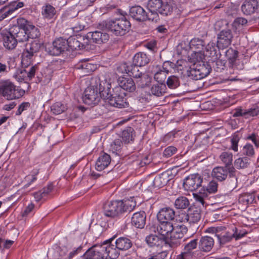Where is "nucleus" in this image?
<instances>
[{"label":"nucleus","instance_id":"1","mask_svg":"<svg viewBox=\"0 0 259 259\" xmlns=\"http://www.w3.org/2000/svg\"><path fill=\"white\" fill-rule=\"evenodd\" d=\"M111 84L106 80L99 82V90L103 100H108L109 104L113 107L122 108L127 107L128 103L125 98L126 93L119 87H115L110 93Z\"/></svg>","mask_w":259,"mask_h":259},{"label":"nucleus","instance_id":"2","mask_svg":"<svg viewBox=\"0 0 259 259\" xmlns=\"http://www.w3.org/2000/svg\"><path fill=\"white\" fill-rule=\"evenodd\" d=\"M9 29L18 42L26 41L29 38H36L40 35L39 29L24 18L18 19L17 24Z\"/></svg>","mask_w":259,"mask_h":259},{"label":"nucleus","instance_id":"3","mask_svg":"<svg viewBox=\"0 0 259 259\" xmlns=\"http://www.w3.org/2000/svg\"><path fill=\"white\" fill-rule=\"evenodd\" d=\"M147 8L149 13V20L157 22L159 20L158 13L164 16L170 15L173 7L170 4L163 3L161 0H149Z\"/></svg>","mask_w":259,"mask_h":259},{"label":"nucleus","instance_id":"4","mask_svg":"<svg viewBox=\"0 0 259 259\" xmlns=\"http://www.w3.org/2000/svg\"><path fill=\"white\" fill-rule=\"evenodd\" d=\"M121 18L114 20L104 21L100 24L103 28L110 30L116 35H123L126 34L131 28V23L126 18L127 14L121 11Z\"/></svg>","mask_w":259,"mask_h":259},{"label":"nucleus","instance_id":"5","mask_svg":"<svg viewBox=\"0 0 259 259\" xmlns=\"http://www.w3.org/2000/svg\"><path fill=\"white\" fill-rule=\"evenodd\" d=\"M236 172V170L234 167L226 168L223 166H218L213 169L211 175L214 179L220 182L225 180L228 175H229L227 182H229L230 189L233 190L237 186V178Z\"/></svg>","mask_w":259,"mask_h":259},{"label":"nucleus","instance_id":"6","mask_svg":"<svg viewBox=\"0 0 259 259\" xmlns=\"http://www.w3.org/2000/svg\"><path fill=\"white\" fill-rule=\"evenodd\" d=\"M139 67L133 64L129 65L126 63H123L118 67V69L120 70L122 73L125 72L128 74L130 76L140 79L139 80L141 81L140 85L141 87L144 88L149 85L151 78L147 74H143L140 72L139 69Z\"/></svg>","mask_w":259,"mask_h":259},{"label":"nucleus","instance_id":"7","mask_svg":"<svg viewBox=\"0 0 259 259\" xmlns=\"http://www.w3.org/2000/svg\"><path fill=\"white\" fill-rule=\"evenodd\" d=\"M24 93V90L16 89V86L10 81H6L0 84V95L8 100L19 99Z\"/></svg>","mask_w":259,"mask_h":259},{"label":"nucleus","instance_id":"8","mask_svg":"<svg viewBox=\"0 0 259 259\" xmlns=\"http://www.w3.org/2000/svg\"><path fill=\"white\" fill-rule=\"evenodd\" d=\"M42 44L38 39H34L25 45L22 54V64H30L33 57L39 51Z\"/></svg>","mask_w":259,"mask_h":259},{"label":"nucleus","instance_id":"9","mask_svg":"<svg viewBox=\"0 0 259 259\" xmlns=\"http://www.w3.org/2000/svg\"><path fill=\"white\" fill-rule=\"evenodd\" d=\"M101 98L102 97L100 94V91L99 90L98 93L97 88L95 89L93 86L88 87L84 91L82 97L84 104L91 106L97 104Z\"/></svg>","mask_w":259,"mask_h":259},{"label":"nucleus","instance_id":"10","mask_svg":"<svg viewBox=\"0 0 259 259\" xmlns=\"http://www.w3.org/2000/svg\"><path fill=\"white\" fill-rule=\"evenodd\" d=\"M159 223V225L150 224L147 227V228H148L151 232H156L157 231L162 237H166V240H167L172 231L174 225L171 222Z\"/></svg>","mask_w":259,"mask_h":259},{"label":"nucleus","instance_id":"11","mask_svg":"<svg viewBox=\"0 0 259 259\" xmlns=\"http://www.w3.org/2000/svg\"><path fill=\"white\" fill-rule=\"evenodd\" d=\"M67 41L65 38L60 37L56 39L52 45L49 47L48 52L52 56H58L65 51H68Z\"/></svg>","mask_w":259,"mask_h":259},{"label":"nucleus","instance_id":"12","mask_svg":"<svg viewBox=\"0 0 259 259\" xmlns=\"http://www.w3.org/2000/svg\"><path fill=\"white\" fill-rule=\"evenodd\" d=\"M114 237L103 242L100 244L104 254H106V258L109 259H116L120 254L119 250L116 247V245L112 243Z\"/></svg>","mask_w":259,"mask_h":259},{"label":"nucleus","instance_id":"13","mask_svg":"<svg viewBox=\"0 0 259 259\" xmlns=\"http://www.w3.org/2000/svg\"><path fill=\"white\" fill-rule=\"evenodd\" d=\"M233 35L230 27H227L221 30L218 34V47L225 49L231 44Z\"/></svg>","mask_w":259,"mask_h":259},{"label":"nucleus","instance_id":"14","mask_svg":"<svg viewBox=\"0 0 259 259\" xmlns=\"http://www.w3.org/2000/svg\"><path fill=\"white\" fill-rule=\"evenodd\" d=\"M203 179L198 174H192L186 178L183 182L185 190L193 191L201 186Z\"/></svg>","mask_w":259,"mask_h":259},{"label":"nucleus","instance_id":"15","mask_svg":"<svg viewBox=\"0 0 259 259\" xmlns=\"http://www.w3.org/2000/svg\"><path fill=\"white\" fill-rule=\"evenodd\" d=\"M130 16L138 22H144L149 20V13L139 5L131 7L129 10Z\"/></svg>","mask_w":259,"mask_h":259},{"label":"nucleus","instance_id":"16","mask_svg":"<svg viewBox=\"0 0 259 259\" xmlns=\"http://www.w3.org/2000/svg\"><path fill=\"white\" fill-rule=\"evenodd\" d=\"M121 204L119 201H114L107 202L104 205V212L106 216L115 217L122 213Z\"/></svg>","mask_w":259,"mask_h":259},{"label":"nucleus","instance_id":"17","mask_svg":"<svg viewBox=\"0 0 259 259\" xmlns=\"http://www.w3.org/2000/svg\"><path fill=\"white\" fill-rule=\"evenodd\" d=\"M201 210L200 208L192 207L189 209V213H182L181 222H189V224L197 223L201 218Z\"/></svg>","mask_w":259,"mask_h":259},{"label":"nucleus","instance_id":"18","mask_svg":"<svg viewBox=\"0 0 259 259\" xmlns=\"http://www.w3.org/2000/svg\"><path fill=\"white\" fill-rule=\"evenodd\" d=\"M81 249L80 246L73 249L66 246L59 247L57 250L59 255L55 256L54 259H59L60 257L62 259H72Z\"/></svg>","mask_w":259,"mask_h":259},{"label":"nucleus","instance_id":"19","mask_svg":"<svg viewBox=\"0 0 259 259\" xmlns=\"http://www.w3.org/2000/svg\"><path fill=\"white\" fill-rule=\"evenodd\" d=\"M188 231L187 227L184 225H178L173 226V229L168 237L170 244L177 243V241L182 238Z\"/></svg>","mask_w":259,"mask_h":259},{"label":"nucleus","instance_id":"20","mask_svg":"<svg viewBox=\"0 0 259 259\" xmlns=\"http://www.w3.org/2000/svg\"><path fill=\"white\" fill-rule=\"evenodd\" d=\"M23 65L27 67V69H22L18 71L17 74H16V78L20 81L28 79L31 80L34 76L36 71L38 69L36 65L28 67V66L29 64L26 65L25 64Z\"/></svg>","mask_w":259,"mask_h":259},{"label":"nucleus","instance_id":"21","mask_svg":"<svg viewBox=\"0 0 259 259\" xmlns=\"http://www.w3.org/2000/svg\"><path fill=\"white\" fill-rule=\"evenodd\" d=\"M1 35L5 48L8 50H13L16 48L18 42L10 29L9 31H3Z\"/></svg>","mask_w":259,"mask_h":259},{"label":"nucleus","instance_id":"22","mask_svg":"<svg viewBox=\"0 0 259 259\" xmlns=\"http://www.w3.org/2000/svg\"><path fill=\"white\" fill-rule=\"evenodd\" d=\"M117 82L118 85L116 87H119L124 92L126 91L131 93L136 90L135 83L131 77L120 76L118 78Z\"/></svg>","mask_w":259,"mask_h":259},{"label":"nucleus","instance_id":"23","mask_svg":"<svg viewBox=\"0 0 259 259\" xmlns=\"http://www.w3.org/2000/svg\"><path fill=\"white\" fill-rule=\"evenodd\" d=\"M87 259H105L104 253L100 244L90 248L85 253Z\"/></svg>","mask_w":259,"mask_h":259},{"label":"nucleus","instance_id":"24","mask_svg":"<svg viewBox=\"0 0 259 259\" xmlns=\"http://www.w3.org/2000/svg\"><path fill=\"white\" fill-rule=\"evenodd\" d=\"M157 217L159 222H171L175 218V212L171 208L164 207L159 211Z\"/></svg>","mask_w":259,"mask_h":259},{"label":"nucleus","instance_id":"25","mask_svg":"<svg viewBox=\"0 0 259 259\" xmlns=\"http://www.w3.org/2000/svg\"><path fill=\"white\" fill-rule=\"evenodd\" d=\"M258 6L257 0H245L241 6V10L244 14L250 15L257 12Z\"/></svg>","mask_w":259,"mask_h":259},{"label":"nucleus","instance_id":"26","mask_svg":"<svg viewBox=\"0 0 259 259\" xmlns=\"http://www.w3.org/2000/svg\"><path fill=\"white\" fill-rule=\"evenodd\" d=\"M146 214L145 211L135 212L132 218V224L137 228L142 229L146 224Z\"/></svg>","mask_w":259,"mask_h":259},{"label":"nucleus","instance_id":"27","mask_svg":"<svg viewBox=\"0 0 259 259\" xmlns=\"http://www.w3.org/2000/svg\"><path fill=\"white\" fill-rule=\"evenodd\" d=\"M145 241L150 247L162 246L164 243L167 242L166 237L154 234L148 235L145 238Z\"/></svg>","mask_w":259,"mask_h":259},{"label":"nucleus","instance_id":"28","mask_svg":"<svg viewBox=\"0 0 259 259\" xmlns=\"http://www.w3.org/2000/svg\"><path fill=\"white\" fill-rule=\"evenodd\" d=\"M214 245V239L213 237L205 236L202 237L199 242V248L201 251L209 252Z\"/></svg>","mask_w":259,"mask_h":259},{"label":"nucleus","instance_id":"29","mask_svg":"<svg viewBox=\"0 0 259 259\" xmlns=\"http://www.w3.org/2000/svg\"><path fill=\"white\" fill-rule=\"evenodd\" d=\"M223 50V48H219L214 42H209L205 47V56L211 57L212 59H219L221 56L220 50Z\"/></svg>","mask_w":259,"mask_h":259},{"label":"nucleus","instance_id":"30","mask_svg":"<svg viewBox=\"0 0 259 259\" xmlns=\"http://www.w3.org/2000/svg\"><path fill=\"white\" fill-rule=\"evenodd\" d=\"M111 162V157L109 155L104 153L97 159L95 165L96 169L101 171L106 168Z\"/></svg>","mask_w":259,"mask_h":259},{"label":"nucleus","instance_id":"31","mask_svg":"<svg viewBox=\"0 0 259 259\" xmlns=\"http://www.w3.org/2000/svg\"><path fill=\"white\" fill-rule=\"evenodd\" d=\"M170 180L169 174L166 172H163L154 178L153 186L156 188H161L166 185Z\"/></svg>","mask_w":259,"mask_h":259},{"label":"nucleus","instance_id":"32","mask_svg":"<svg viewBox=\"0 0 259 259\" xmlns=\"http://www.w3.org/2000/svg\"><path fill=\"white\" fill-rule=\"evenodd\" d=\"M91 38L93 41L98 44L105 43L109 38V34L104 31H95L91 32Z\"/></svg>","mask_w":259,"mask_h":259},{"label":"nucleus","instance_id":"33","mask_svg":"<svg viewBox=\"0 0 259 259\" xmlns=\"http://www.w3.org/2000/svg\"><path fill=\"white\" fill-rule=\"evenodd\" d=\"M81 37H69L68 39H66V40L67 41L68 50L74 51L82 50L83 46L81 45Z\"/></svg>","mask_w":259,"mask_h":259},{"label":"nucleus","instance_id":"34","mask_svg":"<svg viewBox=\"0 0 259 259\" xmlns=\"http://www.w3.org/2000/svg\"><path fill=\"white\" fill-rule=\"evenodd\" d=\"M115 244L119 251H125L131 248L133 243L128 238L121 237L116 240Z\"/></svg>","mask_w":259,"mask_h":259},{"label":"nucleus","instance_id":"35","mask_svg":"<svg viewBox=\"0 0 259 259\" xmlns=\"http://www.w3.org/2000/svg\"><path fill=\"white\" fill-rule=\"evenodd\" d=\"M150 61L147 55L143 52H139L135 55L133 58V64L139 66H144Z\"/></svg>","mask_w":259,"mask_h":259},{"label":"nucleus","instance_id":"36","mask_svg":"<svg viewBox=\"0 0 259 259\" xmlns=\"http://www.w3.org/2000/svg\"><path fill=\"white\" fill-rule=\"evenodd\" d=\"M189 79L199 80L201 77L198 73V71L196 67V63H194L192 65L186 67V73L184 74Z\"/></svg>","mask_w":259,"mask_h":259},{"label":"nucleus","instance_id":"37","mask_svg":"<svg viewBox=\"0 0 259 259\" xmlns=\"http://www.w3.org/2000/svg\"><path fill=\"white\" fill-rule=\"evenodd\" d=\"M258 113L259 109L258 108H251L248 110H246L243 112L240 108H236L234 110L232 113L233 117H234L242 116L246 115L254 116L258 115Z\"/></svg>","mask_w":259,"mask_h":259},{"label":"nucleus","instance_id":"38","mask_svg":"<svg viewBox=\"0 0 259 259\" xmlns=\"http://www.w3.org/2000/svg\"><path fill=\"white\" fill-rule=\"evenodd\" d=\"M121 204L122 213L127 211H131L136 206V202L134 197H131L130 199H124L119 201Z\"/></svg>","mask_w":259,"mask_h":259},{"label":"nucleus","instance_id":"39","mask_svg":"<svg viewBox=\"0 0 259 259\" xmlns=\"http://www.w3.org/2000/svg\"><path fill=\"white\" fill-rule=\"evenodd\" d=\"M207 192H204L203 191H200L198 193H193V197L197 203H199L203 207L208 205L206 200L208 199V195Z\"/></svg>","mask_w":259,"mask_h":259},{"label":"nucleus","instance_id":"40","mask_svg":"<svg viewBox=\"0 0 259 259\" xmlns=\"http://www.w3.org/2000/svg\"><path fill=\"white\" fill-rule=\"evenodd\" d=\"M166 87L165 84L157 83L153 84L151 88V94L155 96L160 97L166 92Z\"/></svg>","mask_w":259,"mask_h":259},{"label":"nucleus","instance_id":"41","mask_svg":"<svg viewBox=\"0 0 259 259\" xmlns=\"http://www.w3.org/2000/svg\"><path fill=\"white\" fill-rule=\"evenodd\" d=\"M212 235L217 239L221 245L231 241V240L233 238L232 233L229 232L221 234H213Z\"/></svg>","mask_w":259,"mask_h":259},{"label":"nucleus","instance_id":"42","mask_svg":"<svg viewBox=\"0 0 259 259\" xmlns=\"http://www.w3.org/2000/svg\"><path fill=\"white\" fill-rule=\"evenodd\" d=\"M220 158L225 164V167L231 168V167H233L232 165L233 154L231 152H223L220 155Z\"/></svg>","mask_w":259,"mask_h":259},{"label":"nucleus","instance_id":"43","mask_svg":"<svg viewBox=\"0 0 259 259\" xmlns=\"http://www.w3.org/2000/svg\"><path fill=\"white\" fill-rule=\"evenodd\" d=\"M225 56L227 58L229 64H230L232 66H233L238 56V52L232 48H230L225 51Z\"/></svg>","mask_w":259,"mask_h":259},{"label":"nucleus","instance_id":"44","mask_svg":"<svg viewBox=\"0 0 259 259\" xmlns=\"http://www.w3.org/2000/svg\"><path fill=\"white\" fill-rule=\"evenodd\" d=\"M190 204L188 199L185 196H179L175 201L174 205L177 209H184L187 208Z\"/></svg>","mask_w":259,"mask_h":259},{"label":"nucleus","instance_id":"45","mask_svg":"<svg viewBox=\"0 0 259 259\" xmlns=\"http://www.w3.org/2000/svg\"><path fill=\"white\" fill-rule=\"evenodd\" d=\"M196 67L198 71V73L200 77H201V79L207 76L211 70L210 66L204 63H202V64L196 63Z\"/></svg>","mask_w":259,"mask_h":259},{"label":"nucleus","instance_id":"46","mask_svg":"<svg viewBox=\"0 0 259 259\" xmlns=\"http://www.w3.org/2000/svg\"><path fill=\"white\" fill-rule=\"evenodd\" d=\"M56 10L50 5H47L42 8V15L47 19H51L56 15Z\"/></svg>","mask_w":259,"mask_h":259},{"label":"nucleus","instance_id":"47","mask_svg":"<svg viewBox=\"0 0 259 259\" xmlns=\"http://www.w3.org/2000/svg\"><path fill=\"white\" fill-rule=\"evenodd\" d=\"M255 199V196L252 194L245 193L241 194L239 197V202L246 207L250 204L253 203Z\"/></svg>","mask_w":259,"mask_h":259},{"label":"nucleus","instance_id":"48","mask_svg":"<svg viewBox=\"0 0 259 259\" xmlns=\"http://www.w3.org/2000/svg\"><path fill=\"white\" fill-rule=\"evenodd\" d=\"M134 130L131 127H126L122 132L121 138L125 144H128L133 140V132Z\"/></svg>","mask_w":259,"mask_h":259},{"label":"nucleus","instance_id":"49","mask_svg":"<svg viewBox=\"0 0 259 259\" xmlns=\"http://www.w3.org/2000/svg\"><path fill=\"white\" fill-rule=\"evenodd\" d=\"M250 163V159L247 157H239L234 161V165L237 169L247 168Z\"/></svg>","mask_w":259,"mask_h":259},{"label":"nucleus","instance_id":"50","mask_svg":"<svg viewBox=\"0 0 259 259\" xmlns=\"http://www.w3.org/2000/svg\"><path fill=\"white\" fill-rule=\"evenodd\" d=\"M197 239H193L185 245L184 251L193 257L195 254L194 250L197 248Z\"/></svg>","mask_w":259,"mask_h":259},{"label":"nucleus","instance_id":"51","mask_svg":"<svg viewBox=\"0 0 259 259\" xmlns=\"http://www.w3.org/2000/svg\"><path fill=\"white\" fill-rule=\"evenodd\" d=\"M211 66L215 71L221 72L224 70L226 64L225 60L219 59V58L212 59H211Z\"/></svg>","mask_w":259,"mask_h":259},{"label":"nucleus","instance_id":"52","mask_svg":"<svg viewBox=\"0 0 259 259\" xmlns=\"http://www.w3.org/2000/svg\"><path fill=\"white\" fill-rule=\"evenodd\" d=\"M167 87L170 89L177 88L180 84L179 78L176 75L169 76L166 81Z\"/></svg>","mask_w":259,"mask_h":259},{"label":"nucleus","instance_id":"53","mask_svg":"<svg viewBox=\"0 0 259 259\" xmlns=\"http://www.w3.org/2000/svg\"><path fill=\"white\" fill-rule=\"evenodd\" d=\"M66 109L65 105L60 102H56L51 107V111L53 114L58 115L63 112Z\"/></svg>","mask_w":259,"mask_h":259},{"label":"nucleus","instance_id":"54","mask_svg":"<svg viewBox=\"0 0 259 259\" xmlns=\"http://www.w3.org/2000/svg\"><path fill=\"white\" fill-rule=\"evenodd\" d=\"M167 73L164 70H160L155 73L154 78L158 83L165 84Z\"/></svg>","mask_w":259,"mask_h":259},{"label":"nucleus","instance_id":"55","mask_svg":"<svg viewBox=\"0 0 259 259\" xmlns=\"http://www.w3.org/2000/svg\"><path fill=\"white\" fill-rule=\"evenodd\" d=\"M218 183L214 180L211 181L207 186L206 189L203 191L204 192H207V194L215 193L218 190Z\"/></svg>","mask_w":259,"mask_h":259},{"label":"nucleus","instance_id":"56","mask_svg":"<svg viewBox=\"0 0 259 259\" xmlns=\"http://www.w3.org/2000/svg\"><path fill=\"white\" fill-rule=\"evenodd\" d=\"M94 66L92 64L88 63L87 62L81 61L76 65V68L77 69L85 70V73H90L93 70Z\"/></svg>","mask_w":259,"mask_h":259},{"label":"nucleus","instance_id":"57","mask_svg":"<svg viewBox=\"0 0 259 259\" xmlns=\"http://www.w3.org/2000/svg\"><path fill=\"white\" fill-rule=\"evenodd\" d=\"M13 14L12 10L8 6H6L0 9V22L11 16Z\"/></svg>","mask_w":259,"mask_h":259},{"label":"nucleus","instance_id":"58","mask_svg":"<svg viewBox=\"0 0 259 259\" xmlns=\"http://www.w3.org/2000/svg\"><path fill=\"white\" fill-rule=\"evenodd\" d=\"M232 231L233 238H235L236 240L241 239L247 233V232L245 230H239L236 227H234L232 229Z\"/></svg>","mask_w":259,"mask_h":259},{"label":"nucleus","instance_id":"59","mask_svg":"<svg viewBox=\"0 0 259 259\" xmlns=\"http://www.w3.org/2000/svg\"><path fill=\"white\" fill-rule=\"evenodd\" d=\"M89 36L88 37H82L81 39V46H82V50H85L86 51H89L90 50H94L95 46L91 44V41L89 39Z\"/></svg>","mask_w":259,"mask_h":259},{"label":"nucleus","instance_id":"60","mask_svg":"<svg viewBox=\"0 0 259 259\" xmlns=\"http://www.w3.org/2000/svg\"><path fill=\"white\" fill-rule=\"evenodd\" d=\"M242 154L247 156H252L254 154V149L252 145L246 144L243 148Z\"/></svg>","mask_w":259,"mask_h":259},{"label":"nucleus","instance_id":"61","mask_svg":"<svg viewBox=\"0 0 259 259\" xmlns=\"http://www.w3.org/2000/svg\"><path fill=\"white\" fill-rule=\"evenodd\" d=\"M227 27H230L229 23L226 20H219L214 25V29L216 31H220L223 29H225Z\"/></svg>","mask_w":259,"mask_h":259},{"label":"nucleus","instance_id":"62","mask_svg":"<svg viewBox=\"0 0 259 259\" xmlns=\"http://www.w3.org/2000/svg\"><path fill=\"white\" fill-rule=\"evenodd\" d=\"M177 152V148L174 146H168L163 151V155L165 157H169Z\"/></svg>","mask_w":259,"mask_h":259},{"label":"nucleus","instance_id":"63","mask_svg":"<svg viewBox=\"0 0 259 259\" xmlns=\"http://www.w3.org/2000/svg\"><path fill=\"white\" fill-rule=\"evenodd\" d=\"M247 23V20L246 19L242 17H238L234 20L232 23V25L237 29L240 26H244L246 25Z\"/></svg>","mask_w":259,"mask_h":259},{"label":"nucleus","instance_id":"64","mask_svg":"<svg viewBox=\"0 0 259 259\" xmlns=\"http://www.w3.org/2000/svg\"><path fill=\"white\" fill-rule=\"evenodd\" d=\"M191 46H195L197 49L202 48L205 46L204 41L198 38L192 39L190 41Z\"/></svg>","mask_w":259,"mask_h":259}]
</instances>
